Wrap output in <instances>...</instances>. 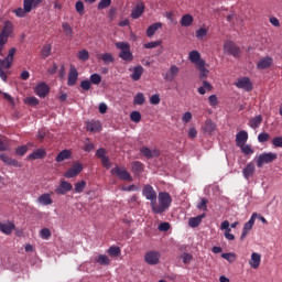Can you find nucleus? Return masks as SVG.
Listing matches in <instances>:
<instances>
[{
	"label": "nucleus",
	"mask_w": 282,
	"mask_h": 282,
	"mask_svg": "<svg viewBox=\"0 0 282 282\" xmlns=\"http://www.w3.org/2000/svg\"><path fill=\"white\" fill-rule=\"evenodd\" d=\"M158 199L159 205L158 200H155L154 206L151 207L152 213H154V215H162V213H166V210L171 208L173 198H171V194H169L167 192H160Z\"/></svg>",
	"instance_id": "nucleus-1"
},
{
	"label": "nucleus",
	"mask_w": 282,
	"mask_h": 282,
	"mask_svg": "<svg viewBox=\"0 0 282 282\" xmlns=\"http://www.w3.org/2000/svg\"><path fill=\"white\" fill-rule=\"evenodd\" d=\"M279 155L274 152H263L257 158V166L258 169H262L263 164H272L274 160H276Z\"/></svg>",
	"instance_id": "nucleus-2"
},
{
	"label": "nucleus",
	"mask_w": 282,
	"mask_h": 282,
	"mask_svg": "<svg viewBox=\"0 0 282 282\" xmlns=\"http://www.w3.org/2000/svg\"><path fill=\"white\" fill-rule=\"evenodd\" d=\"M142 195L143 197H145V199H148V202H150L151 208L152 206H155V202H158V193L151 184H147L143 186Z\"/></svg>",
	"instance_id": "nucleus-3"
},
{
	"label": "nucleus",
	"mask_w": 282,
	"mask_h": 282,
	"mask_svg": "<svg viewBox=\"0 0 282 282\" xmlns=\"http://www.w3.org/2000/svg\"><path fill=\"white\" fill-rule=\"evenodd\" d=\"M14 32V24L11 21H4L2 30L0 31V41L8 43V39Z\"/></svg>",
	"instance_id": "nucleus-4"
},
{
	"label": "nucleus",
	"mask_w": 282,
	"mask_h": 282,
	"mask_svg": "<svg viewBox=\"0 0 282 282\" xmlns=\"http://www.w3.org/2000/svg\"><path fill=\"white\" fill-rule=\"evenodd\" d=\"M111 175H117L123 182H133V177L124 167L116 166L110 171Z\"/></svg>",
	"instance_id": "nucleus-5"
},
{
	"label": "nucleus",
	"mask_w": 282,
	"mask_h": 282,
	"mask_svg": "<svg viewBox=\"0 0 282 282\" xmlns=\"http://www.w3.org/2000/svg\"><path fill=\"white\" fill-rule=\"evenodd\" d=\"M224 50L229 56H234L235 58H239L241 54V48L235 44V42L229 41L224 44Z\"/></svg>",
	"instance_id": "nucleus-6"
},
{
	"label": "nucleus",
	"mask_w": 282,
	"mask_h": 282,
	"mask_svg": "<svg viewBox=\"0 0 282 282\" xmlns=\"http://www.w3.org/2000/svg\"><path fill=\"white\" fill-rule=\"evenodd\" d=\"M83 169L84 167L82 163L77 162L64 173V177H66V180H72V177H78V175L83 173Z\"/></svg>",
	"instance_id": "nucleus-7"
},
{
	"label": "nucleus",
	"mask_w": 282,
	"mask_h": 282,
	"mask_svg": "<svg viewBox=\"0 0 282 282\" xmlns=\"http://www.w3.org/2000/svg\"><path fill=\"white\" fill-rule=\"evenodd\" d=\"M257 219V213H253L249 219V221H247L242 228V234L240 236V241H243V239H246V237H248V232H250V230H252V227L254 226V221Z\"/></svg>",
	"instance_id": "nucleus-8"
},
{
	"label": "nucleus",
	"mask_w": 282,
	"mask_h": 282,
	"mask_svg": "<svg viewBox=\"0 0 282 282\" xmlns=\"http://www.w3.org/2000/svg\"><path fill=\"white\" fill-rule=\"evenodd\" d=\"M238 89H245V91H252L253 86L252 82H250V77H241L238 82L235 83Z\"/></svg>",
	"instance_id": "nucleus-9"
},
{
	"label": "nucleus",
	"mask_w": 282,
	"mask_h": 282,
	"mask_svg": "<svg viewBox=\"0 0 282 282\" xmlns=\"http://www.w3.org/2000/svg\"><path fill=\"white\" fill-rule=\"evenodd\" d=\"M144 261L149 265H158L160 263V252L149 251L144 256Z\"/></svg>",
	"instance_id": "nucleus-10"
},
{
	"label": "nucleus",
	"mask_w": 282,
	"mask_h": 282,
	"mask_svg": "<svg viewBox=\"0 0 282 282\" xmlns=\"http://www.w3.org/2000/svg\"><path fill=\"white\" fill-rule=\"evenodd\" d=\"M34 93L39 98H45L50 94V86L45 82H42L35 86Z\"/></svg>",
	"instance_id": "nucleus-11"
},
{
	"label": "nucleus",
	"mask_w": 282,
	"mask_h": 282,
	"mask_svg": "<svg viewBox=\"0 0 282 282\" xmlns=\"http://www.w3.org/2000/svg\"><path fill=\"white\" fill-rule=\"evenodd\" d=\"M76 83H78V69H76V66L70 65L67 85H68V87H74V85H76Z\"/></svg>",
	"instance_id": "nucleus-12"
},
{
	"label": "nucleus",
	"mask_w": 282,
	"mask_h": 282,
	"mask_svg": "<svg viewBox=\"0 0 282 282\" xmlns=\"http://www.w3.org/2000/svg\"><path fill=\"white\" fill-rule=\"evenodd\" d=\"M73 188L74 186L72 185V183L67 181H62L58 187L55 189V193L57 195H65L66 193H69V191H72Z\"/></svg>",
	"instance_id": "nucleus-13"
},
{
	"label": "nucleus",
	"mask_w": 282,
	"mask_h": 282,
	"mask_svg": "<svg viewBox=\"0 0 282 282\" xmlns=\"http://www.w3.org/2000/svg\"><path fill=\"white\" fill-rule=\"evenodd\" d=\"M86 131H89L90 133H100V131H102V124L100 121H87Z\"/></svg>",
	"instance_id": "nucleus-14"
},
{
	"label": "nucleus",
	"mask_w": 282,
	"mask_h": 282,
	"mask_svg": "<svg viewBox=\"0 0 282 282\" xmlns=\"http://www.w3.org/2000/svg\"><path fill=\"white\" fill-rule=\"evenodd\" d=\"M41 3H43V0H23L24 12L29 14V12H32L33 8H39Z\"/></svg>",
	"instance_id": "nucleus-15"
},
{
	"label": "nucleus",
	"mask_w": 282,
	"mask_h": 282,
	"mask_svg": "<svg viewBox=\"0 0 282 282\" xmlns=\"http://www.w3.org/2000/svg\"><path fill=\"white\" fill-rule=\"evenodd\" d=\"M144 2H137L135 7L131 11V19H140L141 14H144Z\"/></svg>",
	"instance_id": "nucleus-16"
},
{
	"label": "nucleus",
	"mask_w": 282,
	"mask_h": 282,
	"mask_svg": "<svg viewBox=\"0 0 282 282\" xmlns=\"http://www.w3.org/2000/svg\"><path fill=\"white\" fill-rule=\"evenodd\" d=\"M140 153L147 158V160H152V158H160V150H151L147 147L140 149Z\"/></svg>",
	"instance_id": "nucleus-17"
},
{
	"label": "nucleus",
	"mask_w": 282,
	"mask_h": 282,
	"mask_svg": "<svg viewBox=\"0 0 282 282\" xmlns=\"http://www.w3.org/2000/svg\"><path fill=\"white\" fill-rule=\"evenodd\" d=\"M0 160H2V162H4V164H7L8 166L21 169V163H19V161H17L15 159L8 156V154H0Z\"/></svg>",
	"instance_id": "nucleus-18"
},
{
	"label": "nucleus",
	"mask_w": 282,
	"mask_h": 282,
	"mask_svg": "<svg viewBox=\"0 0 282 282\" xmlns=\"http://www.w3.org/2000/svg\"><path fill=\"white\" fill-rule=\"evenodd\" d=\"M246 142H248V132H246L245 130L239 131L236 134V145L243 147V144H246Z\"/></svg>",
	"instance_id": "nucleus-19"
},
{
	"label": "nucleus",
	"mask_w": 282,
	"mask_h": 282,
	"mask_svg": "<svg viewBox=\"0 0 282 282\" xmlns=\"http://www.w3.org/2000/svg\"><path fill=\"white\" fill-rule=\"evenodd\" d=\"M254 171H256L254 163L249 162L247 166L242 170V175L245 180H250V177L254 175Z\"/></svg>",
	"instance_id": "nucleus-20"
},
{
	"label": "nucleus",
	"mask_w": 282,
	"mask_h": 282,
	"mask_svg": "<svg viewBox=\"0 0 282 282\" xmlns=\"http://www.w3.org/2000/svg\"><path fill=\"white\" fill-rule=\"evenodd\" d=\"M215 129H217V124H215V122H213V119H207L205 121L204 127H203L204 133H207L208 135H212L213 132L215 131Z\"/></svg>",
	"instance_id": "nucleus-21"
},
{
	"label": "nucleus",
	"mask_w": 282,
	"mask_h": 282,
	"mask_svg": "<svg viewBox=\"0 0 282 282\" xmlns=\"http://www.w3.org/2000/svg\"><path fill=\"white\" fill-rule=\"evenodd\" d=\"M197 69L199 70L200 80H204V78H208V74L210 73V70H208L206 67V61H200Z\"/></svg>",
	"instance_id": "nucleus-22"
},
{
	"label": "nucleus",
	"mask_w": 282,
	"mask_h": 282,
	"mask_svg": "<svg viewBox=\"0 0 282 282\" xmlns=\"http://www.w3.org/2000/svg\"><path fill=\"white\" fill-rule=\"evenodd\" d=\"M47 155L45 149H37L28 155L29 160H43Z\"/></svg>",
	"instance_id": "nucleus-23"
},
{
	"label": "nucleus",
	"mask_w": 282,
	"mask_h": 282,
	"mask_svg": "<svg viewBox=\"0 0 282 282\" xmlns=\"http://www.w3.org/2000/svg\"><path fill=\"white\" fill-rule=\"evenodd\" d=\"M249 265L257 270L259 265H261V256L258 252L251 253V260L249 261Z\"/></svg>",
	"instance_id": "nucleus-24"
},
{
	"label": "nucleus",
	"mask_w": 282,
	"mask_h": 282,
	"mask_svg": "<svg viewBox=\"0 0 282 282\" xmlns=\"http://www.w3.org/2000/svg\"><path fill=\"white\" fill-rule=\"evenodd\" d=\"M160 29H162V22H155L147 29L145 34L149 39H151Z\"/></svg>",
	"instance_id": "nucleus-25"
},
{
	"label": "nucleus",
	"mask_w": 282,
	"mask_h": 282,
	"mask_svg": "<svg viewBox=\"0 0 282 282\" xmlns=\"http://www.w3.org/2000/svg\"><path fill=\"white\" fill-rule=\"evenodd\" d=\"M258 69H268V67H272V57L267 56L260 59L257 64Z\"/></svg>",
	"instance_id": "nucleus-26"
},
{
	"label": "nucleus",
	"mask_w": 282,
	"mask_h": 282,
	"mask_svg": "<svg viewBox=\"0 0 282 282\" xmlns=\"http://www.w3.org/2000/svg\"><path fill=\"white\" fill-rule=\"evenodd\" d=\"M72 158V150H62L57 156L55 158L56 162H65V160H69Z\"/></svg>",
	"instance_id": "nucleus-27"
},
{
	"label": "nucleus",
	"mask_w": 282,
	"mask_h": 282,
	"mask_svg": "<svg viewBox=\"0 0 282 282\" xmlns=\"http://www.w3.org/2000/svg\"><path fill=\"white\" fill-rule=\"evenodd\" d=\"M142 74H144V67H142V65L135 66L130 75V78H132L134 82L140 80V78H142Z\"/></svg>",
	"instance_id": "nucleus-28"
},
{
	"label": "nucleus",
	"mask_w": 282,
	"mask_h": 282,
	"mask_svg": "<svg viewBox=\"0 0 282 282\" xmlns=\"http://www.w3.org/2000/svg\"><path fill=\"white\" fill-rule=\"evenodd\" d=\"M39 204L42 206H51L53 204L52 196L50 194H42L37 197Z\"/></svg>",
	"instance_id": "nucleus-29"
},
{
	"label": "nucleus",
	"mask_w": 282,
	"mask_h": 282,
	"mask_svg": "<svg viewBox=\"0 0 282 282\" xmlns=\"http://www.w3.org/2000/svg\"><path fill=\"white\" fill-rule=\"evenodd\" d=\"M193 15L191 14H184L182 18H181V25L182 28H191L193 25Z\"/></svg>",
	"instance_id": "nucleus-30"
},
{
	"label": "nucleus",
	"mask_w": 282,
	"mask_h": 282,
	"mask_svg": "<svg viewBox=\"0 0 282 282\" xmlns=\"http://www.w3.org/2000/svg\"><path fill=\"white\" fill-rule=\"evenodd\" d=\"M15 226L13 223L1 224L0 223V231L4 235H12V230H14Z\"/></svg>",
	"instance_id": "nucleus-31"
},
{
	"label": "nucleus",
	"mask_w": 282,
	"mask_h": 282,
	"mask_svg": "<svg viewBox=\"0 0 282 282\" xmlns=\"http://www.w3.org/2000/svg\"><path fill=\"white\" fill-rule=\"evenodd\" d=\"M95 263H98L99 265H111V260L107 254H99L95 258Z\"/></svg>",
	"instance_id": "nucleus-32"
},
{
	"label": "nucleus",
	"mask_w": 282,
	"mask_h": 282,
	"mask_svg": "<svg viewBox=\"0 0 282 282\" xmlns=\"http://www.w3.org/2000/svg\"><path fill=\"white\" fill-rule=\"evenodd\" d=\"M261 122H263V117L258 115L250 120L249 127H251V129H259V127H261Z\"/></svg>",
	"instance_id": "nucleus-33"
},
{
	"label": "nucleus",
	"mask_w": 282,
	"mask_h": 282,
	"mask_svg": "<svg viewBox=\"0 0 282 282\" xmlns=\"http://www.w3.org/2000/svg\"><path fill=\"white\" fill-rule=\"evenodd\" d=\"M119 58L126 63H131V61H133V53H131V48L126 52H119Z\"/></svg>",
	"instance_id": "nucleus-34"
},
{
	"label": "nucleus",
	"mask_w": 282,
	"mask_h": 282,
	"mask_svg": "<svg viewBox=\"0 0 282 282\" xmlns=\"http://www.w3.org/2000/svg\"><path fill=\"white\" fill-rule=\"evenodd\" d=\"M189 61L191 63H195L197 67L199 65V62L204 59L202 58V55L197 51H192L189 53Z\"/></svg>",
	"instance_id": "nucleus-35"
},
{
	"label": "nucleus",
	"mask_w": 282,
	"mask_h": 282,
	"mask_svg": "<svg viewBox=\"0 0 282 282\" xmlns=\"http://www.w3.org/2000/svg\"><path fill=\"white\" fill-rule=\"evenodd\" d=\"M98 58H100V61H102L105 65H109L110 63H113L116 61V58L111 53L100 54Z\"/></svg>",
	"instance_id": "nucleus-36"
},
{
	"label": "nucleus",
	"mask_w": 282,
	"mask_h": 282,
	"mask_svg": "<svg viewBox=\"0 0 282 282\" xmlns=\"http://www.w3.org/2000/svg\"><path fill=\"white\" fill-rule=\"evenodd\" d=\"M180 74V68L175 65H172L170 68V73L165 74V80H173L174 76H177Z\"/></svg>",
	"instance_id": "nucleus-37"
},
{
	"label": "nucleus",
	"mask_w": 282,
	"mask_h": 282,
	"mask_svg": "<svg viewBox=\"0 0 282 282\" xmlns=\"http://www.w3.org/2000/svg\"><path fill=\"white\" fill-rule=\"evenodd\" d=\"M206 90L213 91V85L208 83V80H203V86L198 88V94H200V96H204V94H206Z\"/></svg>",
	"instance_id": "nucleus-38"
},
{
	"label": "nucleus",
	"mask_w": 282,
	"mask_h": 282,
	"mask_svg": "<svg viewBox=\"0 0 282 282\" xmlns=\"http://www.w3.org/2000/svg\"><path fill=\"white\" fill-rule=\"evenodd\" d=\"M122 250H120V247L118 246H111L108 250H107V254H109V257H120Z\"/></svg>",
	"instance_id": "nucleus-39"
},
{
	"label": "nucleus",
	"mask_w": 282,
	"mask_h": 282,
	"mask_svg": "<svg viewBox=\"0 0 282 282\" xmlns=\"http://www.w3.org/2000/svg\"><path fill=\"white\" fill-rule=\"evenodd\" d=\"M62 28L64 30L65 36H69V39H72V36H74V29L72 28V25H69V23L64 22L62 24Z\"/></svg>",
	"instance_id": "nucleus-40"
},
{
	"label": "nucleus",
	"mask_w": 282,
	"mask_h": 282,
	"mask_svg": "<svg viewBox=\"0 0 282 282\" xmlns=\"http://www.w3.org/2000/svg\"><path fill=\"white\" fill-rule=\"evenodd\" d=\"M42 58H47L52 54V44H46L40 51Z\"/></svg>",
	"instance_id": "nucleus-41"
},
{
	"label": "nucleus",
	"mask_w": 282,
	"mask_h": 282,
	"mask_svg": "<svg viewBox=\"0 0 282 282\" xmlns=\"http://www.w3.org/2000/svg\"><path fill=\"white\" fill-rule=\"evenodd\" d=\"M142 171H144V164H142V162H132V173H142Z\"/></svg>",
	"instance_id": "nucleus-42"
},
{
	"label": "nucleus",
	"mask_w": 282,
	"mask_h": 282,
	"mask_svg": "<svg viewBox=\"0 0 282 282\" xmlns=\"http://www.w3.org/2000/svg\"><path fill=\"white\" fill-rule=\"evenodd\" d=\"M117 50H120V52H128L131 50V45L129 42H117L116 44Z\"/></svg>",
	"instance_id": "nucleus-43"
},
{
	"label": "nucleus",
	"mask_w": 282,
	"mask_h": 282,
	"mask_svg": "<svg viewBox=\"0 0 282 282\" xmlns=\"http://www.w3.org/2000/svg\"><path fill=\"white\" fill-rule=\"evenodd\" d=\"M221 258L226 259L229 263H235L237 261V253L235 252H228V253H221Z\"/></svg>",
	"instance_id": "nucleus-44"
},
{
	"label": "nucleus",
	"mask_w": 282,
	"mask_h": 282,
	"mask_svg": "<svg viewBox=\"0 0 282 282\" xmlns=\"http://www.w3.org/2000/svg\"><path fill=\"white\" fill-rule=\"evenodd\" d=\"M87 186V182L85 180H82L77 183H75V193H83Z\"/></svg>",
	"instance_id": "nucleus-45"
},
{
	"label": "nucleus",
	"mask_w": 282,
	"mask_h": 282,
	"mask_svg": "<svg viewBox=\"0 0 282 282\" xmlns=\"http://www.w3.org/2000/svg\"><path fill=\"white\" fill-rule=\"evenodd\" d=\"M240 151L243 153V155H252V153H254V150L252 149V147H250V144H242L239 147Z\"/></svg>",
	"instance_id": "nucleus-46"
},
{
	"label": "nucleus",
	"mask_w": 282,
	"mask_h": 282,
	"mask_svg": "<svg viewBox=\"0 0 282 282\" xmlns=\"http://www.w3.org/2000/svg\"><path fill=\"white\" fill-rule=\"evenodd\" d=\"M89 80L91 85H100V83H102V76H100V74L98 73H94L93 75H90Z\"/></svg>",
	"instance_id": "nucleus-47"
},
{
	"label": "nucleus",
	"mask_w": 282,
	"mask_h": 282,
	"mask_svg": "<svg viewBox=\"0 0 282 282\" xmlns=\"http://www.w3.org/2000/svg\"><path fill=\"white\" fill-rule=\"evenodd\" d=\"M130 120L132 122H140V120H142V113H140V111L134 110L130 113Z\"/></svg>",
	"instance_id": "nucleus-48"
},
{
	"label": "nucleus",
	"mask_w": 282,
	"mask_h": 282,
	"mask_svg": "<svg viewBox=\"0 0 282 282\" xmlns=\"http://www.w3.org/2000/svg\"><path fill=\"white\" fill-rule=\"evenodd\" d=\"M12 61L8 59V57H6L4 59L0 58V69H10V67H12Z\"/></svg>",
	"instance_id": "nucleus-49"
},
{
	"label": "nucleus",
	"mask_w": 282,
	"mask_h": 282,
	"mask_svg": "<svg viewBox=\"0 0 282 282\" xmlns=\"http://www.w3.org/2000/svg\"><path fill=\"white\" fill-rule=\"evenodd\" d=\"M160 45H162V40L145 43V44L143 45V47H144L145 50H153V48H155V47H160Z\"/></svg>",
	"instance_id": "nucleus-50"
},
{
	"label": "nucleus",
	"mask_w": 282,
	"mask_h": 282,
	"mask_svg": "<svg viewBox=\"0 0 282 282\" xmlns=\"http://www.w3.org/2000/svg\"><path fill=\"white\" fill-rule=\"evenodd\" d=\"M77 58L83 62L89 61V51L87 50L79 51L77 54Z\"/></svg>",
	"instance_id": "nucleus-51"
},
{
	"label": "nucleus",
	"mask_w": 282,
	"mask_h": 282,
	"mask_svg": "<svg viewBox=\"0 0 282 282\" xmlns=\"http://www.w3.org/2000/svg\"><path fill=\"white\" fill-rule=\"evenodd\" d=\"M133 102H134V105H144V102H145L144 94L138 93L134 96Z\"/></svg>",
	"instance_id": "nucleus-52"
},
{
	"label": "nucleus",
	"mask_w": 282,
	"mask_h": 282,
	"mask_svg": "<svg viewBox=\"0 0 282 282\" xmlns=\"http://www.w3.org/2000/svg\"><path fill=\"white\" fill-rule=\"evenodd\" d=\"M198 210H208V199L203 197L200 198V202L197 205Z\"/></svg>",
	"instance_id": "nucleus-53"
},
{
	"label": "nucleus",
	"mask_w": 282,
	"mask_h": 282,
	"mask_svg": "<svg viewBox=\"0 0 282 282\" xmlns=\"http://www.w3.org/2000/svg\"><path fill=\"white\" fill-rule=\"evenodd\" d=\"M75 9H76V12H78L80 14V17H83V14H85V3H83V1L78 0L75 3Z\"/></svg>",
	"instance_id": "nucleus-54"
},
{
	"label": "nucleus",
	"mask_w": 282,
	"mask_h": 282,
	"mask_svg": "<svg viewBox=\"0 0 282 282\" xmlns=\"http://www.w3.org/2000/svg\"><path fill=\"white\" fill-rule=\"evenodd\" d=\"M204 36H208V30H206L205 28L196 30V39H198V41H202Z\"/></svg>",
	"instance_id": "nucleus-55"
},
{
	"label": "nucleus",
	"mask_w": 282,
	"mask_h": 282,
	"mask_svg": "<svg viewBox=\"0 0 282 282\" xmlns=\"http://www.w3.org/2000/svg\"><path fill=\"white\" fill-rule=\"evenodd\" d=\"M199 224H202V221H200V218L197 216L189 218V220H188V226L191 228H197L199 226Z\"/></svg>",
	"instance_id": "nucleus-56"
},
{
	"label": "nucleus",
	"mask_w": 282,
	"mask_h": 282,
	"mask_svg": "<svg viewBox=\"0 0 282 282\" xmlns=\"http://www.w3.org/2000/svg\"><path fill=\"white\" fill-rule=\"evenodd\" d=\"M13 14H15V17H18V19H23L28 14V12L23 8H18V9L13 10Z\"/></svg>",
	"instance_id": "nucleus-57"
},
{
	"label": "nucleus",
	"mask_w": 282,
	"mask_h": 282,
	"mask_svg": "<svg viewBox=\"0 0 282 282\" xmlns=\"http://www.w3.org/2000/svg\"><path fill=\"white\" fill-rule=\"evenodd\" d=\"M41 239H50L52 237V231H50V228H43L40 231Z\"/></svg>",
	"instance_id": "nucleus-58"
},
{
	"label": "nucleus",
	"mask_w": 282,
	"mask_h": 282,
	"mask_svg": "<svg viewBox=\"0 0 282 282\" xmlns=\"http://www.w3.org/2000/svg\"><path fill=\"white\" fill-rule=\"evenodd\" d=\"M109 6H111V0H100L97 6V9L105 10V9L109 8Z\"/></svg>",
	"instance_id": "nucleus-59"
},
{
	"label": "nucleus",
	"mask_w": 282,
	"mask_h": 282,
	"mask_svg": "<svg viewBox=\"0 0 282 282\" xmlns=\"http://www.w3.org/2000/svg\"><path fill=\"white\" fill-rule=\"evenodd\" d=\"M80 87L84 91H89V89H91V82L89 79H84L80 83Z\"/></svg>",
	"instance_id": "nucleus-60"
},
{
	"label": "nucleus",
	"mask_w": 282,
	"mask_h": 282,
	"mask_svg": "<svg viewBox=\"0 0 282 282\" xmlns=\"http://www.w3.org/2000/svg\"><path fill=\"white\" fill-rule=\"evenodd\" d=\"M26 153H28V145L18 147L15 149V155H20L22 158V155H25Z\"/></svg>",
	"instance_id": "nucleus-61"
},
{
	"label": "nucleus",
	"mask_w": 282,
	"mask_h": 282,
	"mask_svg": "<svg viewBox=\"0 0 282 282\" xmlns=\"http://www.w3.org/2000/svg\"><path fill=\"white\" fill-rule=\"evenodd\" d=\"M26 105H30L31 107H36L39 105V99L36 97H28L25 99Z\"/></svg>",
	"instance_id": "nucleus-62"
},
{
	"label": "nucleus",
	"mask_w": 282,
	"mask_h": 282,
	"mask_svg": "<svg viewBox=\"0 0 282 282\" xmlns=\"http://www.w3.org/2000/svg\"><path fill=\"white\" fill-rule=\"evenodd\" d=\"M270 140V134L267 132H262L258 135V142H268Z\"/></svg>",
	"instance_id": "nucleus-63"
},
{
	"label": "nucleus",
	"mask_w": 282,
	"mask_h": 282,
	"mask_svg": "<svg viewBox=\"0 0 282 282\" xmlns=\"http://www.w3.org/2000/svg\"><path fill=\"white\" fill-rule=\"evenodd\" d=\"M272 144L275 148H282V137H275L272 139Z\"/></svg>",
	"instance_id": "nucleus-64"
}]
</instances>
